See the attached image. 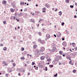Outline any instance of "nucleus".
<instances>
[{"label": "nucleus", "instance_id": "nucleus-5", "mask_svg": "<svg viewBox=\"0 0 77 77\" xmlns=\"http://www.w3.org/2000/svg\"><path fill=\"white\" fill-rule=\"evenodd\" d=\"M67 43L66 42H63V45L64 46H65V47H66V45H67Z\"/></svg>", "mask_w": 77, "mask_h": 77}, {"label": "nucleus", "instance_id": "nucleus-64", "mask_svg": "<svg viewBox=\"0 0 77 77\" xmlns=\"http://www.w3.org/2000/svg\"><path fill=\"white\" fill-rule=\"evenodd\" d=\"M75 11H76V12H77V9Z\"/></svg>", "mask_w": 77, "mask_h": 77}, {"label": "nucleus", "instance_id": "nucleus-53", "mask_svg": "<svg viewBox=\"0 0 77 77\" xmlns=\"http://www.w3.org/2000/svg\"><path fill=\"white\" fill-rule=\"evenodd\" d=\"M65 54H63V57H65Z\"/></svg>", "mask_w": 77, "mask_h": 77}, {"label": "nucleus", "instance_id": "nucleus-52", "mask_svg": "<svg viewBox=\"0 0 77 77\" xmlns=\"http://www.w3.org/2000/svg\"><path fill=\"white\" fill-rule=\"evenodd\" d=\"M29 56H30V57H32V56L30 54L29 55Z\"/></svg>", "mask_w": 77, "mask_h": 77}, {"label": "nucleus", "instance_id": "nucleus-59", "mask_svg": "<svg viewBox=\"0 0 77 77\" xmlns=\"http://www.w3.org/2000/svg\"><path fill=\"white\" fill-rule=\"evenodd\" d=\"M34 68H35H35H36V66H34Z\"/></svg>", "mask_w": 77, "mask_h": 77}, {"label": "nucleus", "instance_id": "nucleus-47", "mask_svg": "<svg viewBox=\"0 0 77 77\" xmlns=\"http://www.w3.org/2000/svg\"><path fill=\"white\" fill-rule=\"evenodd\" d=\"M74 18H77V16H74Z\"/></svg>", "mask_w": 77, "mask_h": 77}, {"label": "nucleus", "instance_id": "nucleus-24", "mask_svg": "<svg viewBox=\"0 0 77 77\" xmlns=\"http://www.w3.org/2000/svg\"><path fill=\"white\" fill-rule=\"evenodd\" d=\"M75 43L73 42L72 43V47H74V46H75Z\"/></svg>", "mask_w": 77, "mask_h": 77}, {"label": "nucleus", "instance_id": "nucleus-29", "mask_svg": "<svg viewBox=\"0 0 77 77\" xmlns=\"http://www.w3.org/2000/svg\"><path fill=\"white\" fill-rule=\"evenodd\" d=\"M20 59H22V60H23V59H24V60L25 59V58H24V57H21L20 58Z\"/></svg>", "mask_w": 77, "mask_h": 77}, {"label": "nucleus", "instance_id": "nucleus-42", "mask_svg": "<svg viewBox=\"0 0 77 77\" xmlns=\"http://www.w3.org/2000/svg\"><path fill=\"white\" fill-rule=\"evenodd\" d=\"M16 20H17V21H18V22H19V21H20V20H18V19H16Z\"/></svg>", "mask_w": 77, "mask_h": 77}, {"label": "nucleus", "instance_id": "nucleus-49", "mask_svg": "<svg viewBox=\"0 0 77 77\" xmlns=\"http://www.w3.org/2000/svg\"><path fill=\"white\" fill-rule=\"evenodd\" d=\"M52 9L53 11H54V8H52Z\"/></svg>", "mask_w": 77, "mask_h": 77}, {"label": "nucleus", "instance_id": "nucleus-34", "mask_svg": "<svg viewBox=\"0 0 77 77\" xmlns=\"http://www.w3.org/2000/svg\"><path fill=\"white\" fill-rule=\"evenodd\" d=\"M35 63L34 62H32V65H35Z\"/></svg>", "mask_w": 77, "mask_h": 77}, {"label": "nucleus", "instance_id": "nucleus-4", "mask_svg": "<svg viewBox=\"0 0 77 77\" xmlns=\"http://www.w3.org/2000/svg\"><path fill=\"white\" fill-rule=\"evenodd\" d=\"M41 44H44L45 43V42L44 40H42L41 41V42H40Z\"/></svg>", "mask_w": 77, "mask_h": 77}, {"label": "nucleus", "instance_id": "nucleus-25", "mask_svg": "<svg viewBox=\"0 0 77 77\" xmlns=\"http://www.w3.org/2000/svg\"><path fill=\"white\" fill-rule=\"evenodd\" d=\"M18 15L19 17H21L22 15V13H20L19 14H18Z\"/></svg>", "mask_w": 77, "mask_h": 77}, {"label": "nucleus", "instance_id": "nucleus-33", "mask_svg": "<svg viewBox=\"0 0 77 77\" xmlns=\"http://www.w3.org/2000/svg\"><path fill=\"white\" fill-rule=\"evenodd\" d=\"M5 76L7 77H8V74H5Z\"/></svg>", "mask_w": 77, "mask_h": 77}, {"label": "nucleus", "instance_id": "nucleus-11", "mask_svg": "<svg viewBox=\"0 0 77 77\" xmlns=\"http://www.w3.org/2000/svg\"><path fill=\"white\" fill-rule=\"evenodd\" d=\"M10 10H11V12H15V10H14V9H13L12 8H11L10 9Z\"/></svg>", "mask_w": 77, "mask_h": 77}, {"label": "nucleus", "instance_id": "nucleus-55", "mask_svg": "<svg viewBox=\"0 0 77 77\" xmlns=\"http://www.w3.org/2000/svg\"><path fill=\"white\" fill-rule=\"evenodd\" d=\"M70 51H71V52H72V51L71 50V49H70Z\"/></svg>", "mask_w": 77, "mask_h": 77}, {"label": "nucleus", "instance_id": "nucleus-43", "mask_svg": "<svg viewBox=\"0 0 77 77\" xmlns=\"http://www.w3.org/2000/svg\"><path fill=\"white\" fill-rule=\"evenodd\" d=\"M0 45V46H3V44H1Z\"/></svg>", "mask_w": 77, "mask_h": 77}, {"label": "nucleus", "instance_id": "nucleus-45", "mask_svg": "<svg viewBox=\"0 0 77 77\" xmlns=\"http://www.w3.org/2000/svg\"><path fill=\"white\" fill-rule=\"evenodd\" d=\"M54 36H55V37H56V35H55V34H54Z\"/></svg>", "mask_w": 77, "mask_h": 77}, {"label": "nucleus", "instance_id": "nucleus-19", "mask_svg": "<svg viewBox=\"0 0 77 77\" xmlns=\"http://www.w3.org/2000/svg\"><path fill=\"white\" fill-rule=\"evenodd\" d=\"M31 15H34L35 14V13H34V12H31Z\"/></svg>", "mask_w": 77, "mask_h": 77}, {"label": "nucleus", "instance_id": "nucleus-15", "mask_svg": "<svg viewBox=\"0 0 77 77\" xmlns=\"http://www.w3.org/2000/svg\"><path fill=\"white\" fill-rule=\"evenodd\" d=\"M58 14H59V15H60V16L61 15H62V11H60L58 13Z\"/></svg>", "mask_w": 77, "mask_h": 77}, {"label": "nucleus", "instance_id": "nucleus-60", "mask_svg": "<svg viewBox=\"0 0 77 77\" xmlns=\"http://www.w3.org/2000/svg\"><path fill=\"white\" fill-rule=\"evenodd\" d=\"M20 11H23V9H21Z\"/></svg>", "mask_w": 77, "mask_h": 77}, {"label": "nucleus", "instance_id": "nucleus-41", "mask_svg": "<svg viewBox=\"0 0 77 77\" xmlns=\"http://www.w3.org/2000/svg\"><path fill=\"white\" fill-rule=\"evenodd\" d=\"M20 73H19L18 74V75H19V76H21V75H20Z\"/></svg>", "mask_w": 77, "mask_h": 77}, {"label": "nucleus", "instance_id": "nucleus-58", "mask_svg": "<svg viewBox=\"0 0 77 77\" xmlns=\"http://www.w3.org/2000/svg\"><path fill=\"white\" fill-rule=\"evenodd\" d=\"M42 26H44V25L43 24H42Z\"/></svg>", "mask_w": 77, "mask_h": 77}, {"label": "nucleus", "instance_id": "nucleus-62", "mask_svg": "<svg viewBox=\"0 0 77 77\" xmlns=\"http://www.w3.org/2000/svg\"><path fill=\"white\" fill-rule=\"evenodd\" d=\"M18 29H20V26H18Z\"/></svg>", "mask_w": 77, "mask_h": 77}, {"label": "nucleus", "instance_id": "nucleus-17", "mask_svg": "<svg viewBox=\"0 0 77 77\" xmlns=\"http://www.w3.org/2000/svg\"><path fill=\"white\" fill-rule=\"evenodd\" d=\"M45 8H43V12H45Z\"/></svg>", "mask_w": 77, "mask_h": 77}, {"label": "nucleus", "instance_id": "nucleus-54", "mask_svg": "<svg viewBox=\"0 0 77 77\" xmlns=\"http://www.w3.org/2000/svg\"><path fill=\"white\" fill-rule=\"evenodd\" d=\"M40 21H42V19H40Z\"/></svg>", "mask_w": 77, "mask_h": 77}, {"label": "nucleus", "instance_id": "nucleus-37", "mask_svg": "<svg viewBox=\"0 0 77 77\" xmlns=\"http://www.w3.org/2000/svg\"><path fill=\"white\" fill-rule=\"evenodd\" d=\"M70 8H74V6H73V5H70Z\"/></svg>", "mask_w": 77, "mask_h": 77}, {"label": "nucleus", "instance_id": "nucleus-8", "mask_svg": "<svg viewBox=\"0 0 77 77\" xmlns=\"http://www.w3.org/2000/svg\"><path fill=\"white\" fill-rule=\"evenodd\" d=\"M38 47V46H37V45L35 44L33 45V48L34 49H36V47Z\"/></svg>", "mask_w": 77, "mask_h": 77}, {"label": "nucleus", "instance_id": "nucleus-6", "mask_svg": "<svg viewBox=\"0 0 77 77\" xmlns=\"http://www.w3.org/2000/svg\"><path fill=\"white\" fill-rule=\"evenodd\" d=\"M44 59H45V57H44V56H42L40 57L41 60H44Z\"/></svg>", "mask_w": 77, "mask_h": 77}, {"label": "nucleus", "instance_id": "nucleus-26", "mask_svg": "<svg viewBox=\"0 0 77 77\" xmlns=\"http://www.w3.org/2000/svg\"><path fill=\"white\" fill-rule=\"evenodd\" d=\"M58 35L59 36H60L61 35V33H60V32H58Z\"/></svg>", "mask_w": 77, "mask_h": 77}, {"label": "nucleus", "instance_id": "nucleus-22", "mask_svg": "<svg viewBox=\"0 0 77 77\" xmlns=\"http://www.w3.org/2000/svg\"><path fill=\"white\" fill-rule=\"evenodd\" d=\"M46 6L47 7V8H50V5H46Z\"/></svg>", "mask_w": 77, "mask_h": 77}, {"label": "nucleus", "instance_id": "nucleus-18", "mask_svg": "<svg viewBox=\"0 0 77 77\" xmlns=\"http://www.w3.org/2000/svg\"><path fill=\"white\" fill-rule=\"evenodd\" d=\"M58 57H59L58 59H62V57L61 56H58Z\"/></svg>", "mask_w": 77, "mask_h": 77}, {"label": "nucleus", "instance_id": "nucleus-23", "mask_svg": "<svg viewBox=\"0 0 77 77\" xmlns=\"http://www.w3.org/2000/svg\"><path fill=\"white\" fill-rule=\"evenodd\" d=\"M72 72L73 73H75L76 72V70L75 69H74L72 71Z\"/></svg>", "mask_w": 77, "mask_h": 77}, {"label": "nucleus", "instance_id": "nucleus-57", "mask_svg": "<svg viewBox=\"0 0 77 77\" xmlns=\"http://www.w3.org/2000/svg\"><path fill=\"white\" fill-rule=\"evenodd\" d=\"M45 71H47L48 70L47 69H45Z\"/></svg>", "mask_w": 77, "mask_h": 77}, {"label": "nucleus", "instance_id": "nucleus-50", "mask_svg": "<svg viewBox=\"0 0 77 77\" xmlns=\"http://www.w3.org/2000/svg\"><path fill=\"white\" fill-rule=\"evenodd\" d=\"M39 23L38 24V25L37 26V27H39Z\"/></svg>", "mask_w": 77, "mask_h": 77}, {"label": "nucleus", "instance_id": "nucleus-61", "mask_svg": "<svg viewBox=\"0 0 77 77\" xmlns=\"http://www.w3.org/2000/svg\"><path fill=\"white\" fill-rule=\"evenodd\" d=\"M27 6H28L29 5V4L27 3L26 5Z\"/></svg>", "mask_w": 77, "mask_h": 77}, {"label": "nucleus", "instance_id": "nucleus-39", "mask_svg": "<svg viewBox=\"0 0 77 77\" xmlns=\"http://www.w3.org/2000/svg\"><path fill=\"white\" fill-rule=\"evenodd\" d=\"M49 66H51V67H53V65H52L51 66V65H50Z\"/></svg>", "mask_w": 77, "mask_h": 77}, {"label": "nucleus", "instance_id": "nucleus-44", "mask_svg": "<svg viewBox=\"0 0 77 77\" xmlns=\"http://www.w3.org/2000/svg\"><path fill=\"white\" fill-rule=\"evenodd\" d=\"M61 63H59V65H61Z\"/></svg>", "mask_w": 77, "mask_h": 77}, {"label": "nucleus", "instance_id": "nucleus-48", "mask_svg": "<svg viewBox=\"0 0 77 77\" xmlns=\"http://www.w3.org/2000/svg\"><path fill=\"white\" fill-rule=\"evenodd\" d=\"M62 40L63 41H64V38H62Z\"/></svg>", "mask_w": 77, "mask_h": 77}, {"label": "nucleus", "instance_id": "nucleus-3", "mask_svg": "<svg viewBox=\"0 0 77 77\" xmlns=\"http://www.w3.org/2000/svg\"><path fill=\"white\" fill-rule=\"evenodd\" d=\"M46 37L48 39H49L51 37L50 35L49 34H47L46 35Z\"/></svg>", "mask_w": 77, "mask_h": 77}, {"label": "nucleus", "instance_id": "nucleus-46", "mask_svg": "<svg viewBox=\"0 0 77 77\" xmlns=\"http://www.w3.org/2000/svg\"><path fill=\"white\" fill-rule=\"evenodd\" d=\"M57 9H56L55 10V12H57Z\"/></svg>", "mask_w": 77, "mask_h": 77}, {"label": "nucleus", "instance_id": "nucleus-38", "mask_svg": "<svg viewBox=\"0 0 77 77\" xmlns=\"http://www.w3.org/2000/svg\"><path fill=\"white\" fill-rule=\"evenodd\" d=\"M65 24V23H64L63 22L62 23V26H63V25Z\"/></svg>", "mask_w": 77, "mask_h": 77}, {"label": "nucleus", "instance_id": "nucleus-9", "mask_svg": "<svg viewBox=\"0 0 77 77\" xmlns=\"http://www.w3.org/2000/svg\"><path fill=\"white\" fill-rule=\"evenodd\" d=\"M59 53L60 55H62L63 54V51H61L59 52Z\"/></svg>", "mask_w": 77, "mask_h": 77}, {"label": "nucleus", "instance_id": "nucleus-36", "mask_svg": "<svg viewBox=\"0 0 77 77\" xmlns=\"http://www.w3.org/2000/svg\"><path fill=\"white\" fill-rule=\"evenodd\" d=\"M57 73H56L55 75H54V77H57Z\"/></svg>", "mask_w": 77, "mask_h": 77}, {"label": "nucleus", "instance_id": "nucleus-20", "mask_svg": "<svg viewBox=\"0 0 77 77\" xmlns=\"http://www.w3.org/2000/svg\"><path fill=\"white\" fill-rule=\"evenodd\" d=\"M24 3L23 2H21L20 3V4L21 5H24Z\"/></svg>", "mask_w": 77, "mask_h": 77}, {"label": "nucleus", "instance_id": "nucleus-35", "mask_svg": "<svg viewBox=\"0 0 77 77\" xmlns=\"http://www.w3.org/2000/svg\"><path fill=\"white\" fill-rule=\"evenodd\" d=\"M21 50L22 51H24V48H22Z\"/></svg>", "mask_w": 77, "mask_h": 77}, {"label": "nucleus", "instance_id": "nucleus-10", "mask_svg": "<svg viewBox=\"0 0 77 77\" xmlns=\"http://www.w3.org/2000/svg\"><path fill=\"white\" fill-rule=\"evenodd\" d=\"M7 2L6 1H3L2 2V4H3L4 5H6V4Z\"/></svg>", "mask_w": 77, "mask_h": 77}, {"label": "nucleus", "instance_id": "nucleus-2", "mask_svg": "<svg viewBox=\"0 0 77 77\" xmlns=\"http://www.w3.org/2000/svg\"><path fill=\"white\" fill-rule=\"evenodd\" d=\"M40 50L42 51H44L45 50V48H44V47H41Z\"/></svg>", "mask_w": 77, "mask_h": 77}, {"label": "nucleus", "instance_id": "nucleus-27", "mask_svg": "<svg viewBox=\"0 0 77 77\" xmlns=\"http://www.w3.org/2000/svg\"><path fill=\"white\" fill-rule=\"evenodd\" d=\"M38 41L39 42H41V38H39L38 40Z\"/></svg>", "mask_w": 77, "mask_h": 77}, {"label": "nucleus", "instance_id": "nucleus-14", "mask_svg": "<svg viewBox=\"0 0 77 77\" xmlns=\"http://www.w3.org/2000/svg\"><path fill=\"white\" fill-rule=\"evenodd\" d=\"M69 64H71L72 65H74V63H72V60L70 61L69 62Z\"/></svg>", "mask_w": 77, "mask_h": 77}, {"label": "nucleus", "instance_id": "nucleus-56", "mask_svg": "<svg viewBox=\"0 0 77 77\" xmlns=\"http://www.w3.org/2000/svg\"><path fill=\"white\" fill-rule=\"evenodd\" d=\"M27 56H30V54H27Z\"/></svg>", "mask_w": 77, "mask_h": 77}, {"label": "nucleus", "instance_id": "nucleus-12", "mask_svg": "<svg viewBox=\"0 0 77 77\" xmlns=\"http://www.w3.org/2000/svg\"><path fill=\"white\" fill-rule=\"evenodd\" d=\"M69 57H69V55H66V59H69Z\"/></svg>", "mask_w": 77, "mask_h": 77}, {"label": "nucleus", "instance_id": "nucleus-1", "mask_svg": "<svg viewBox=\"0 0 77 77\" xmlns=\"http://www.w3.org/2000/svg\"><path fill=\"white\" fill-rule=\"evenodd\" d=\"M2 64L3 65V66H8V64L7 63H6V62L5 61H2Z\"/></svg>", "mask_w": 77, "mask_h": 77}, {"label": "nucleus", "instance_id": "nucleus-28", "mask_svg": "<svg viewBox=\"0 0 77 77\" xmlns=\"http://www.w3.org/2000/svg\"><path fill=\"white\" fill-rule=\"evenodd\" d=\"M13 66H16V64H15V63H13Z\"/></svg>", "mask_w": 77, "mask_h": 77}, {"label": "nucleus", "instance_id": "nucleus-51", "mask_svg": "<svg viewBox=\"0 0 77 77\" xmlns=\"http://www.w3.org/2000/svg\"><path fill=\"white\" fill-rule=\"evenodd\" d=\"M13 17H14V19H15L16 18H15V16H13Z\"/></svg>", "mask_w": 77, "mask_h": 77}, {"label": "nucleus", "instance_id": "nucleus-32", "mask_svg": "<svg viewBox=\"0 0 77 77\" xmlns=\"http://www.w3.org/2000/svg\"><path fill=\"white\" fill-rule=\"evenodd\" d=\"M74 49L75 50V51H77V47H76L74 48Z\"/></svg>", "mask_w": 77, "mask_h": 77}, {"label": "nucleus", "instance_id": "nucleus-63", "mask_svg": "<svg viewBox=\"0 0 77 77\" xmlns=\"http://www.w3.org/2000/svg\"><path fill=\"white\" fill-rule=\"evenodd\" d=\"M32 29H33V26L32 27Z\"/></svg>", "mask_w": 77, "mask_h": 77}, {"label": "nucleus", "instance_id": "nucleus-40", "mask_svg": "<svg viewBox=\"0 0 77 77\" xmlns=\"http://www.w3.org/2000/svg\"><path fill=\"white\" fill-rule=\"evenodd\" d=\"M59 60L58 59L56 60V61H57V62H58Z\"/></svg>", "mask_w": 77, "mask_h": 77}, {"label": "nucleus", "instance_id": "nucleus-7", "mask_svg": "<svg viewBox=\"0 0 77 77\" xmlns=\"http://www.w3.org/2000/svg\"><path fill=\"white\" fill-rule=\"evenodd\" d=\"M53 51L54 52H56V51H57V48H54L53 49Z\"/></svg>", "mask_w": 77, "mask_h": 77}, {"label": "nucleus", "instance_id": "nucleus-21", "mask_svg": "<svg viewBox=\"0 0 77 77\" xmlns=\"http://www.w3.org/2000/svg\"><path fill=\"white\" fill-rule=\"evenodd\" d=\"M38 34L39 35V36H41V32H39L38 33Z\"/></svg>", "mask_w": 77, "mask_h": 77}, {"label": "nucleus", "instance_id": "nucleus-16", "mask_svg": "<svg viewBox=\"0 0 77 77\" xmlns=\"http://www.w3.org/2000/svg\"><path fill=\"white\" fill-rule=\"evenodd\" d=\"M65 2L66 3H69V0H66Z\"/></svg>", "mask_w": 77, "mask_h": 77}, {"label": "nucleus", "instance_id": "nucleus-13", "mask_svg": "<svg viewBox=\"0 0 77 77\" xmlns=\"http://www.w3.org/2000/svg\"><path fill=\"white\" fill-rule=\"evenodd\" d=\"M3 50H4V51H6V50H7V48L5 47H4L3 48Z\"/></svg>", "mask_w": 77, "mask_h": 77}, {"label": "nucleus", "instance_id": "nucleus-31", "mask_svg": "<svg viewBox=\"0 0 77 77\" xmlns=\"http://www.w3.org/2000/svg\"><path fill=\"white\" fill-rule=\"evenodd\" d=\"M51 60V59H50V58H49V59H47V61H50V60Z\"/></svg>", "mask_w": 77, "mask_h": 77}, {"label": "nucleus", "instance_id": "nucleus-30", "mask_svg": "<svg viewBox=\"0 0 77 77\" xmlns=\"http://www.w3.org/2000/svg\"><path fill=\"white\" fill-rule=\"evenodd\" d=\"M3 23L4 24H5L6 23V21H3Z\"/></svg>", "mask_w": 77, "mask_h": 77}]
</instances>
